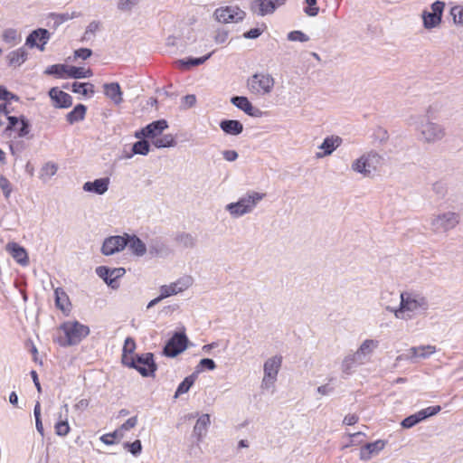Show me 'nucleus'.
<instances>
[{"instance_id":"obj_1","label":"nucleus","mask_w":463,"mask_h":463,"mask_svg":"<svg viewBox=\"0 0 463 463\" xmlns=\"http://www.w3.org/2000/svg\"><path fill=\"white\" fill-rule=\"evenodd\" d=\"M437 109L436 105H430L426 116H417L410 118V124L416 125V130L420 133V140L427 144H435L441 141L447 135L443 125L433 122L434 112Z\"/></svg>"},{"instance_id":"obj_2","label":"nucleus","mask_w":463,"mask_h":463,"mask_svg":"<svg viewBox=\"0 0 463 463\" xmlns=\"http://www.w3.org/2000/svg\"><path fill=\"white\" fill-rule=\"evenodd\" d=\"M400 297L401 302L398 308L386 307L398 319H411L415 315L425 313L429 308L427 298L420 293L405 291Z\"/></svg>"},{"instance_id":"obj_3","label":"nucleus","mask_w":463,"mask_h":463,"mask_svg":"<svg viewBox=\"0 0 463 463\" xmlns=\"http://www.w3.org/2000/svg\"><path fill=\"white\" fill-rule=\"evenodd\" d=\"M378 346V340L365 339L363 341L354 353L347 354L343 359L341 364L342 373L345 375H350L356 365L364 364L369 362L372 354Z\"/></svg>"},{"instance_id":"obj_4","label":"nucleus","mask_w":463,"mask_h":463,"mask_svg":"<svg viewBox=\"0 0 463 463\" xmlns=\"http://www.w3.org/2000/svg\"><path fill=\"white\" fill-rule=\"evenodd\" d=\"M383 156L375 150L363 153L351 164V170L363 177H372L383 163Z\"/></svg>"},{"instance_id":"obj_5","label":"nucleus","mask_w":463,"mask_h":463,"mask_svg":"<svg viewBox=\"0 0 463 463\" xmlns=\"http://www.w3.org/2000/svg\"><path fill=\"white\" fill-rule=\"evenodd\" d=\"M265 197V194L250 191L241 196L237 202L230 203L225 210L233 218H239L251 213L257 204Z\"/></svg>"},{"instance_id":"obj_6","label":"nucleus","mask_w":463,"mask_h":463,"mask_svg":"<svg viewBox=\"0 0 463 463\" xmlns=\"http://www.w3.org/2000/svg\"><path fill=\"white\" fill-rule=\"evenodd\" d=\"M59 330L64 334V338L59 340L62 346L77 345L90 334L89 326L76 320L64 322L61 325Z\"/></svg>"},{"instance_id":"obj_7","label":"nucleus","mask_w":463,"mask_h":463,"mask_svg":"<svg viewBox=\"0 0 463 463\" xmlns=\"http://www.w3.org/2000/svg\"><path fill=\"white\" fill-rule=\"evenodd\" d=\"M275 80L271 74L257 72L247 79L246 87L249 92L258 97H264L271 93Z\"/></svg>"},{"instance_id":"obj_8","label":"nucleus","mask_w":463,"mask_h":463,"mask_svg":"<svg viewBox=\"0 0 463 463\" xmlns=\"http://www.w3.org/2000/svg\"><path fill=\"white\" fill-rule=\"evenodd\" d=\"M124 365L136 369L144 377L153 375L157 369L152 353L136 354L133 358H125Z\"/></svg>"},{"instance_id":"obj_9","label":"nucleus","mask_w":463,"mask_h":463,"mask_svg":"<svg viewBox=\"0 0 463 463\" xmlns=\"http://www.w3.org/2000/svg\"><path fill=\"white\" fill-rule=\"evenodd\" d=\"M460 222V215L455 212H444L430 219V229L434 233H444L454 229Z\"/></svg>"},{"instance_id":"obj_10","label":"nucleus","mask_w":463,"mask_h":463,"mask_svg":"<svg viewBox=\"0 0 463 463\" xmlns=\"http://www.w3.org/2000/svg\"><path fill=\"white\" fill-rule=\"evenodd\" d=\"M281 364L282 357L280 355L272 356L265 361L264 375L260 384L262 390H269L274 387Z\"/></svg>"},{"instance_id":"obj_11","label":"nucleus","mask_w":463,"mask_h":463,"mask_svg":"<svg viewBox=\"0 0 463 463\" xmlns=\"http://www.w3.org/2000/svg\"><path fill=\"white\" fill-rule=\"evenodd\" d=\"M444 7L445 3L438 0L431 4V11L426 9L422 11V25L426 30H431L440 25L442 22Z\"/></svg>"},{"instance_id":"obj_12","label":"nucleus","mask_w":463,"mask_h":463,"mask_svg":"<svg viewBox=\"0 0 463 463\" xmlns=\"http://www.w3.org/2000/svg\"><path fill=\"white\" fill-rule=\"evenodd\" d=\"M213 15L220 24H230L241 22L246 14L237 5H227L216 8Z\"/></svg>"},{"instance_id":"obj_13","label":"nucleus","mask_w":463,"mask_h":463,"mask_svg":"<svg viewBox=\"0 0 463 463\" xmlns=\"http://www.w3.org/2000/svg\"><path fill=\"white\" fill-rule=\"evenodd\" d=\"M187 341L184 333H175L165 344L163 354L167 357H175L186 349Z\"/></svg>"},{"instance_id":"obj_14","label":"nucleus","mask_w":463,"mask_h":463,"mask_svg":"<svg viewBox=\"0 0 463 463\" xmlns=\"http://www.w3.org/2000/svg\"><path fill=\"white\" fill-rule=\"evenodd\" d=\"M194 283V279L191 276L185 275L179 278L176 281L169 285H163L160 287V292L166 298L168 297L182 293L188 289Z\"/></svg>"},{"instance_id":"obj_15","label":"nucleus","mask_w":463,"mask_h":463,"mask_svg":"<svg viewBox=\"0 0 463 463\" xmlns=\"http://www.w3.org/2000/svg\"><path fill=\"white\" fill-rule=\"evenodd\" d=\"M167 128L168 124L166 120H156L143 128L141 130L137 131L135 133V137L137 138H156L157 136L161 135L162 132Z\"/></svg>"},{"instance_id":"obj_16","label":"nucleus","mask_w":463,"mask_h":463,"mask_svg":"<svg viewBox=\"0 0 463 463\" xmlns=\"http://www.w3.org/2000/svg\"><path fill=\"white\" fill-rule=\"evenodd\" d=\"M127 245L128 239L125 237V234L122 236H110L104 241L101 251L104 255L109 256L121 251L127 247Z\"/></svg>"},{"instance_id":"obj_17","label":"nucleus","mask_w":463,"mask_h":463,"mask_svg":"<svg viewBox=\"0 0 463 463\" xmlns=\"http://www.w3.org/2000/svg\"><path fill=\"white\" fill-rule=\"evenodd\" d=\"M125 272L126 270L124 268L109 269L106 266H99L96 268L97 275L113 288L118 287V285H116V280L118 278H121Z\"/></svg>"},{"instance_id":"obj_18","label":"nucleus","mask_w":463,"mask_h":463,"mask_svg":"<svg viewBox=\"0 0 463 463\" xmlns=\"http://www.w3.org/2000/svg\"><path fill=\"white\" fill-rule=\"evenodd\" d=\"M287 0H255L252 10L258 15L264 16L273 14L275 10L286 4Z\"/></svg>"},{"instance_id":"obj_19","label":"nucleus","mask_w":463,"mask_h":463,"mask_svg":"<svg viewBox=\"0 0 463 463\" xmlns=\"http://www.w3.org/2000/svg\"><path fill=\"white\" fill-rule=\"evenodd\" d=\"M386 443V440L377 439L373 442L364 444L360 449V460L369 461L373 457L377 456L385 448Z\"/></svg>"},{"instance_id":"obj_20","label":"nucleus","mask_w":463,"mask_h":463,"mask_svg":"<svg viewBox=\"0 0 463 463\" xmlns=\"http://www.w3.org/2000/svg\"><path fill=\"white\" fill-rule=\"evenodd\" d=\"M343 143V138L339 136H328L326 137L322 144L318 146L322 152L316 154L317 158H323L333 154V152L338 148Z\"/></svg>"},{"instance_id":"obj_21","label":"nucleus","mask_w":463,"mask_h":463,"mask_svg":"<svg viewBox=\"0 0 463 463\" xmlns=\"http://www.w3.org/2000/svg\"><path fill=\"white\" fill-rule=\"evenodd\" d=\"M5 250L21 266L25 267L29 264V257L26 250L14 241L8 242L5 245Z\"/></svg>"},{"instance_id":"obj_22","label":"nucleus","mask_w":463,"mask_h":463,"mask_svg":"<svg viewBox=\"0 0 463 463\" xmlns=\"http://www.w3.org/2000/svg\"><path fill=\"white\" fill-rule=\"evenodd\" d=\"M231 102L250 117H260L262 115L261 110L254 108L247 97L234 96L231 99Z\"/></svg>"},{"instance_id":"obj_23","label":"nucleus","mask_w":463,"mask_h":463,"mask_svg":"<svg viewBox=\"0 0 463 463\" xmlns=\"http://www.w3.org/2000/svg\"><path fill=\"white\" fill-rule=\"evenodd\" d=\"M49 96L53 100L56 108L67 109L72 105V97L56 87L49 90Z\"/></svg>"},{"instance_id":"obj_24","label":"nucleus","mask_w":463,"mask_h":463,"mask_svg":"<svg viewBox=\"0 0 463 463\" xmlns=\"http://www.w3.org/2000/svg\"><path fill=\"white\" fill-rule=\"evenodd\" d=\"M109 182V177L95 179L92 182L84 183L82 189L88 193L102 195L108 191Z\"/></svg>"},{"instance_id":"obj_25","label":"nucleus","mask_w":463,"mask_h":463,"mask_svg":"<svg viewBox=\"0 0 463 463\" xmlns=\"http://www.w3.org/2000/svg\"><path fill=\"white\" fill-rule=\"evenodd\" d=\"M436 346L430 345L413 346L408 350L406 358L409 360H414L416 358L426 359L430 354L436 353Z\"/></svg>"},{"instance_id":"obj_26","label":"nucleus","mask_w":463,"mask_h":463,"mask_svg":"<svg viewBox=\"0 0 463 463\" xmlns=\"http://www.w3.org/2000/svg\"><path fill=\"white\" fill-rule=\"evenodd\" d=\"M125 237L128 239L127 246L134 255L142 257L146 254V246L137 235L125 233Z\"/></svg>"},{"instance_id":"obj_27","label":"nucleus","mask_w":463,"mask_h":463,"mask_svg":"<svg viewBox=\"0 0 463 463\" xmlns=\"http://www.w3.org/2000/svg\"><path fill=\"white\" fill-rule=\"evenodd\" d=\"M50 33L46 29H37L33 31L26 38V45L33 48L37 45V40L40 41V43H43V45H45L47 42L50 39Z\"/></svg>"},{"instance_id":"obj_28","label":"nucleus","mask_w":463,"mask_h":463,"mask_svg":"<svg viewBox=\"0 0 463 463\" xmlns=\"http://www.w3.org/2000/svg\"><path fill=\"white\" fill-rule=\"evenodd\" d=\"M221 129L232 136H238L243 131V125L241 121L236 119H223L220 122Z\"/></svg>"},{"instance_id":"obj_29","label":"nucleus","mask_w":463,"mask_h":463,"mask_svg":"<svg viewBox=\"0 0 463 463\" xmlns=\"http://www.w3.org/2000/svg\"><path fill=\"white\" fill-rule=\"evenodd\" d=\"M103 88L105 95L115 104L118 105L123 101L122 91L118 82L106 83Z\"/></svg>"},{"instance_id":"obj_30","label":"nucleus","mask_w":463,"mask_h":463,"mask_svg":"<svg viewBox=\"0 0 463 463\" xmlns=\"http://www.w3.org/2000/svg\"><path fill=\"white\" fill-rule=\"evenodd\" d=\"M210 424L211 420L209 414H203L198 418L193 430L194 435L197 438V440H201L203 437L206 435Z\"/></svg>"},{"instance_id":"obj_31","label":"nucleus","mask_w":463,"mask_h":463,"mask_svg":"<svg viewBox=\"0 0 463 463\" xmlns=\"http://www.w3.org/2000/svg\"><path fill=\"white\" fill-rule=\"evenodd\" d=\"M28 53L24 47L12 51L7 55L9 66L18 67L22 65L27 59Z\"/></svg>"},{"instance_id":"obj_32","label":"nucleus","mask_w":463,"mask_h":463,"mask_svg":"<svg viewBox=\"0 0 463 463\" xmlns=\"http://www.w3.org/2000/svg\"><path fill=\"white\" fill-rule=\"evenodd\" d=\"M213 53V52L199 58L189 57L186 59L177 60L175 64L180 69H189L191 67L199 66L204 63L212 56Z\"/></svg>"},{"instance_id":"obj_33","label":"nucleus","mask_w":463,"mask_h":463,"mask_svg":"<svg viewBox=\"0 0 463 463\" xmlns=\"http://www.w3.org/2000/svg\"><path fill=\"white\" fill-rule=\"evenodd\" d=\"M54 296H55V305H56L57 308L61 309L63 312L69 310V307L71 305L69 297L61 288H55Z\"/></svg>"},{"instance_id":"obj_34","label":"nucleus","mask_w":463,"mask_h":463,"mask_svg":"<svg viewBox=\"0 0 463 463\" xmlns=\"http://www.w3.org/2000/svg\"><path fill=\"white\" fill-rule=\"evenodd\" d=\"M87 108L83 104H78L74 109L66 116V119L70 124L81 121L85 118Z\"/></svg>"},{"instance_id":"obj_35","label":"nucleus","mask_w":463,"mask_h":463,"mask_svg":"<svg viewBox=\"0 0 463 463\" xmlns=\"http://www.w3.org/2000/svg\"><path fill=\"white\" fill-rule=\"evenodd\" d=\"M93 75L90 69H84L76 66H68L67 77L71 79H85Z\"/></svg>"},{"instance_id":"obj_36","label":"nucleus","mask_w":463,"mask_h":463,"mask_svg":"<svg viewBox=\"0 0 463 463\" xmlns=\"http://www.w3.org/2000/svg\"><path fill=\"white\" fill-rule=\"evenodd\" d=\"M2 39L5 43L14 46L20 43L21 35L16 29L7 28L3 31Z\"/></svg>"},{"instance_id":"obj_37","label":"nucleus","mask_w":463,"mask_h":463,"mask_svg":"<svg viewBox=\"0 0 463 463\" xmlns=\"http://www.w3.org/2000/svg\"><path fill=\"white\" fill-rule=\"evenodd\" d=\"M150 150V145L148 141L142 139L139 141H137L132 146V153L129 155H127V158H131L133 155H142L146 156L149 153Z\"/></svg>"},{"instance_id":"obj_38","label":"nucleus","mask_w":463,"mask_h":463,"mask_svg":"<svg viewBox=\"0 0 463 463\" xmlns=\"http://www.w3.org/2000/svg\"><path fill=\"white\" fill-rule=\"evenodd\" d=\"M71 91L77 94L87 96L89 93H94V85L90 82L74 81L71 85Z\"/></svg>"},{"instance_id":"obj_39","label":"nucleus","mask_w":463,"mask_h":463,"mask_svg":"<svg viewBox=\"0 0 463 463\" xmlns=\"http://www.w3.org/2000/svg\"><path fill=\"white\" fill-rule=\"evenodd\" d=\"M175 241L184 248H194L196 245V238L191 233L181 232L175 236Z\"/></svg>"},{"instance_id":"obj_40","label":"nucleus","mask_w":463,"mask_h":463,"mask_svg":"<svg viewBox=\"0 0 463 463\" xmlns=\"http://www.w3.org/2000/svg\"><path fill=\"white\" fill-rule=\"evenodd\" d=\"M153 145L157 148L172 147L176 145V142L173 135L166 134L160 137H156L153 140Z\"/></svg>"},{"instance_id":"obj_41","label":"nucleus","mask_w":463,"mask_h":463,"mask_svg":"<svg viewBox=\"0 0 463 463\" xmlns=\"http://www.w3.org/2000/svg\"><path fill=\"white\" fill-rule=\"evenodd\" d=\"M195 379H196L195 373H193V374L185 377L184 380L178 385V387L175 391V397L176 398L182 394L186 393L190 390V388L193 386V384L194 383Z\"/></svg>"},{"instance_id":"obj_42","label":"nucleus","mask_w":463,"mask_h":463,"mask_svg":"<svg viewBox=\"0 0 463 463\" xmlns=\"http://www.w3.org/2000/svg\"><path fill=\"white\" fill-rule=\"evenodd\" d=\"M136 342L134 338L128 336L125 339V343L122 349V364H124L125 358H133L134 352L136 350Z\"/></svg>"},{"instance_id":"obj_43","label":"nucleus","mask_w":463,"mask_h":463,"mask_svg":"<svg viewBox=\"0 0 463 463\" xmlns=\"http://www.w3.org/2000/svg\"><path fill=\"white\" fill-rule=\"evenodd\" d=\"M68 66L65 64H53L49 66L44 73L47 75H54L57 78L67 77Z\"/></svg>"},{"instance_id":"obj_44","label":"nucleus","mask_w":463,"mask_h":463,"mask_svg":"<svg viewBox=\"0 0 463 463\" xmlns=\"http://www.w3.org/2000/svg\"><path fill=\"white\" fill-rule=\"evenodd\" d=\"M167 250L166 246L160 240H152L149 243V252L152 255H163Z\"/></svg>"},{"instance_id":"obj_45","label":"nucleus","mask_w":463,"mask_h":463,"mask_svg":"<svg viewBox=\"0 0 463 463\" xmlns=\"http://www.w3.org/2000/svg\"><path fill=\"white\" fill-rule=\"evenodd\" d=\"M61 414H60V420L55 423L54 430L58 436L65 437L70 432V425L67 419L62 420Z\"/></svg>"},{"instance_id":"obj_46","label":"nucleus","mask_w":463,"mask_h":463,"mask_svg":"<svg viewBox=\"0 0 463 463\" xmlns=\"http://www.w3.org/2000/svg\"><path fill=\"white\" fill-rule=\"evenodd\" d=\"M216 368V364L213 359L203 358L195 368V374L203 372L204 369L213 371Z\"/></svg>"},{"instance_id":"obj_47","label":"nucleus","mask_w":463,"mask_h":463,"mask_svg":"<svg viewBox=\"0 0 463 463\" xmlns=\"http://www.w3.org/2000/svg\"><path fill=\"white\" fill-rule=\"evenodd\" d=\"M420 421L422 420L419 416V412H416L403 419L402 421L401 422V425L404 429H411L417 425L418 423H420Z\"/></svg>"},{"instance_id":"obj_48","label":"nucleus","mask_w":463,"mask_h":463,"mask_svg":"<svg viewBox=\"0 0 463 463\" xmlns=\"http://www.w3.org/2000/svg\"><path fill=\"white\" fill-rule=\"evenodd\" d=\"M440 411H441V407L439 405H436V406L427 407L425 409L419 411L418 412H419V416L420 417L421 420H424L429 417L438 414Z\"/></svg>"},{"instance_id":"obj_49","label":"nucleus","mask_w":463,"mask_h":463,"mask_svg":"<svg viewBox=\"0 0 463 463\" xmlns=\"http://www.w3.org/2000/svg\"><path fill=\"white\" fill-rule=\"evenodd\" d=\"M305 3L307 4L304 8L305 14L311 17L317 16L319 12L317 0H305Z\"/></svg>"},{"instance_id":"obj_50","label":"nucleus","mask_w":463,"mask_h":463,"mask_svg":"<svg viewBox=\"0 0 463 463\" xmlns=\"http://www.w3.org/2000/svg\"><path fill=\"white\" fill-rule=\"evenodd\" d=\"M229 33L230 32L222 27V28H218L216 31H215V34H214V42L217 43V44H222L224 43H226V41L228 40L229 38Z\"/></svg>"},{"instance_id":"obj_51","label":"nucleus","mask_w":463,"mask_h":463,"mask_svg":"<svg viewBox=\"0 0 463 463\" xmlns=\"http://www.w3.org/2000/svg\"><path fill=\"white\" fill-rule=\"evenodd\" d=\"M140 0H118V9L123 12H128L135 7Z\"/></svg>"},{"instance_id":"obj_52","label":"nucleus","mask_w":463,"mask_h":463,"mask_svg":"<svg viewBox=\"0 0 463 463\" xmlns=\"http://www.w3.org/2000/svg\"><path fill=\"white\" fill-rule=\"evenodd\" d=\"M0 189L2 190L5 199H8L12 193V184L9 180L4 176H0Z\"/></svg>"},{"instance_id":"obj_53","label":"nucleus","mask_w":463,"mask_h":463,"mask_svg":"<svg viewBox=\"0 0 463 463\" xmlns=\"http://www.w3.org/2000/svg\"><path fill=\"white\" fill-rule=\"evenodd\" d=\"M450 15L453 18V21L457 24H463V6H453L450 9Z\"/></svg>"},{"instance_id":"obj_54","label":"nucleus","mask_w":463,"mask_h":463,"mask_svg":"<svg viewBox=\"0 0 463 463\" xmlns=\"http://www.w3.org/2000/svg\"><path fill=\"white\" fill-rule=\"evenodd\" d=\"M124 448L128 449V451L134 456L139 455L142 451V444L139 439H137L132 443H129V442L124 443Z\"/></svg>"},{"instance_id":"obj_55","label":"nucleus","mask_w":463,"mask_h":463,"mask_svg":"<svg viewBox=\"0 0 463 463\" xmlns=\"http://www.w3.org/2000/svg\"><path fill=\"white\" fill-rule=\"evenodd\" d=\"M123 436V434H120V430H116L115 431L111 433L104 434L100 437V440L106 444V445H112L115 443V439H119Z\"/></svg>"},{"instance_id":"obj_56","label":"nucleus","mask_w":463,"mask_h":463,"mask_svg":"<svg viewBox=\"0 0 463 463\" xmlns=\"http://www.w3.org/2000/svg\"><path fill=\"white\" fill-rule=\"evenodd\" d=\"M288 40L305 43L309 40V37L301 31H292L288 34Z\"/></svg>"},{"instance_id":"obj_57","label":"nucleus","mask_w":463,"mask_h":463,"mask_svg":"<svg viewBox=\"0 0 463 463\" xmlns=\"http://www.w3.org/2000/svg\"><path fill=\"white\" fill-rule=\"evenodd\" d=\"M19 125L20 127L17 128L18 137H24L27 136L30 131V124L28 120L25 118L22 117L20 118Z\"/></svg>"},{"instance_id":"obj_58","label":"nucleus","mask_w":463,"mask_h":463,"mask_svg":"<svg viewBox=\"0 0 463 463\" xmlns=\"http://www.w3.org/2000/svg\"><path fill=\"white\" fill-rule=\"evenodd\" d=\"M57 170H58V167L54 163H51V162L46 163L41 170L42 176L46 175L48 177H52L56 174Z\"/></svg>"},{"instance_id":"obj_59","label":"nucleus","mask_w":463,"mask_h":463,"mask_svg":"<svg viewBox=\"0 0 463 463\" xmlns=\"http://www.w3.org/2000/svg\"><path fill=\"white\" fill-rule=\"evenodd\" d=\"M432 191L439 197H443L446 193H447V186L446 184L441 182V181H438V182H435L433 184H432Z\"/></svg>"},{"instance_id":"obj_60","label":"nucleus","mask_w":463,"mask_h":463,"mask_svg":"<svg viewBox=\"0 0 463 463\" xmlns=\"http://www.w3.org/2000/svg\"><path fill=\"white\" fill-rule=\"evenodd\" d=\"M195 103L196 97L194 94H188L182 99V107L184 109L194 107Z\"/></svg>"},{"instance_id":"obj_61","label":"nucleus","mask_w":463,"mask_h":463,"mask_svg":"<svg viewBox=\"0 0 463 463\" xmlns=\"http://www.w3.org/2000/svg\"><path fill=\"white\" fill-rule=\"evenodd\" d=\"M137 423V416L131 417L124 422L118 430H120V434H122L123 430H129L134 428Z\"/></svg>"},{"instance_id":"obj_62","label":"nucleus","mask_w":463,"mask_h":463,"mask_svg":"<svg viewBox=\"0 0 463 463\" xmlns=\"http://www.w3.org/2000/svg\"><path fill=\"white\" fill-rule=\"evenodd\" d=\"M91 54L92 51L88 48H80L74 52V56L82 60H87L91 56Z\"/></svg>"},{"instance_id":"obj_63","label":"nucleus","mask_w":463,"mask_h":463,"mask_svg":"<svg viewBox=\"0 0 463 463\" xmlns=\"http://www.w3.org/2000/svg\"><path fill=\"white\" fill-rule=\"evenodd\" d=\"M9 99L17 100L18 98L14 94L9 92L3 86H0V100L1 101H5V100H9Z\"/></svg>"},{"instance_id":"obj_64","label":"nucleus","mask_w":463,"mask_h":463,"mask_svg":"<svg viewBox=\"0 0 463 463\" xmlns=\"http://www.w3.org/2000/svg\"><path fill=\"white\" fill-rule=\"evenodd\" d=\"M223 158L228 162L235 161L239 155L235 150H223L222 152Z\"/></svg>"}]
</instances>
